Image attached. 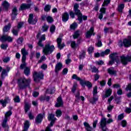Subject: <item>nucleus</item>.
<instances>
[{
  "instance_id": "nucleus-21",
  "label": "nucleus",
  "mask_w": 131,
  "mask_h": 131,
  "mask_svg": "<svg viewBox=\"0 0 131 131\" xmlns=\"http://www.w3.org/2000/svg\"><path fill=\"white\" fill-rule=\"evenodd\" d=\"M62 67H63V64L61 62L57 63L55 67V73H59V72L61 69H62Z\"/></svg>"
},
{
  "instance_id": "nucleus-8",
  "label": "nucleus",
  "mask_w": 131,
  "mask_h": 131,
  "mask_svg": "<svg viewBox=\"0 0 131 131\" xmlns=\"http://www.w3.org/2000/svg\"><path fill=\"white\" fill-rule=\"evenodd\" d=\"M100 127L102 131H107L108 128L107 127V121L106 118H102L100 121Z\"/></svg>"
},
{
  "instance_id": "nucleus-49",
  "label": "nucleus",
  "mask_w": 131,
  "mask_h": 131,
  "mask_svg": "<svg viewBox=\"0 0 131 131\" xmlns=\"http://www.w3.org/2000/svg\"><path fill=\"white\" fill-rule=\"evenodd\" d=\"M115 101L116 103V104H119V103H120L121 102V101H120L121 97H116L115 96Z\"/></svg>"
},
{
  "instance_id": "nucleus-31",
  "label": "nucleus",
  "mask_w": 131,
  "mask_h": 131,
  "mask_svg": "<svg viewBox=\"0 0 131 131\" xmlns=\"http://www.w3.org/2000/svg\"><path fill=\"white\" fill-rule=\"evenodd\" d=\"M112 95V89H108L105 91V94L104 96V98H108V97H110Z\"/></svg>"
},
{
  "instance_id": "nucleus-29",
  "label": "nucleus",
  "mask_w": 131,
  "mask_h": 131,
  "mask_svg": "<svg viewBox=\"0 0 131 131\" xmlns=\"http://www.w3.org/2000/svg\"><path fill=\"white\" fill-rule=\"evenodd\" d=\"M12 26V25H11V23H9L7 24V25L5 26L3 30L4 32H8L10 29L11 27Z\"/></svg>"
},
{
  "instance_id": "nucleus-51",
  "label": "nucleus",
  "mask_w": 131,
  "mask_h": 131,
  "mask_svg": "<svg viewBox=\"0 0 131 131\" xmlns=\"http://www.w3.org/2000/svg\"><path fill=\"white\" fill-rule=\"evenodd\" d=\"M42 32H46L47 31H48V29H49V26L47 25H44L42 27Z\"/></svg>"
},
{
  "instance_id": "nucleus-48",
  "label": "nucleus",
  "mask_w": 131,
  "mask_h": 131,
  "mask_svg": "<svg viewBox=\"0 0 131 131\" xmlns=\"http://www.w3.org/2000/svg\"><path fill=\"white\" fill-rule=\"evenodd\" d=\"M111 2V0H104L103 4L102 5V7H105V6H108V5L110 4Z\"/></svg>"
},
{
  "instance_id": "nucleus-64",
  "label": "nucleus",
  "mask_w": 131,
  "mask_h": 131,
  "mask_svg": "<svg viewBox=\"0 0 131 131\" xmlns=\"http://www.w3.org/2000/svg\"><path fill=\"white\" fill-rule=\"evenodd\" d=\"M126 91H129V92H131V83L128 84L126 88Z\"/></svg>"
},
{
  "instance_id": "nucleus-50",
  "label": "nucleus",
  "mask_w": 131,
  "mask_h": 131,
  "mask_svg": "<svg viewBox=\"0 0 131 131\" xmlns=\"http://www.w3.org/2000/svg\"><path fill=\"white\" fill-rule=\"evenodd\" d=\"M51 127H53V126H51V125L49 124L47 127H46L45 130L42 129L41 131H53V130L51 129Z\"/></svg>"
},
{
  "instance_id": "nucleus-11",
  "label": "nucleus",
  "mask_w": 131,
  "mask_h": 131,
  "mask_svg": "<svg viewBox=\"0 0 131 131\" xmlns=\"http://www.w3.org/2000/svg\"><path fill=\"white\" fill-rule=\"evenodd\" d=\"M11 68L10 67H6V69H3L1 74V77L2 79H5L6 76H8V74L10 72Z\"/></svg>"
},
{
  "instance_id": "nucleus-5",
  "label": "nucleus",
  "mask_w": 131,
  "mask_h": 131,
  "mask_svg": "<svg viewBox=\"0 0 131 131\" xmlns=\"http://www.w3.org/2000/svg\"><path fill=\"white\" fill-rule=\"evenodd\" d=\"M116 55H117V53L115 52L109 55L111 60L109 61L108 65H113V64H114L115 62L116 63H117V64H118V62H119V60L117 59V58L115 56H116Z\"/></svg>"
},
{
  "instance_id": "nucleus-12",
  "label": "nucleus",
  "mask_w": 131,
  "mask_h": 131,
  "mask_svg": "<svg viewBox=\"0 0 131 131\" xmlns=\"http://www.w3.org/2000/svg\"><path fill=\"white\" fill-rule=\"evenodd\" d=\"M95 32V28L94 27H92L90 28V30L88 31L85 34L86 38H91L92 35L95 36L96 35V33Z\"/></svg>"
},
{
  "instance_id": "nucleus-43",
  "label": "nucleus",
  "mask_w": 131,
  "mask_h": 131,
  "mask_svg": "<svg viewBox=\"0 0 131 131\" xmlns=\"http://www.w3.org/2000/svg\"><path fill=\"white\" fill-rule=\"evenodd\" d=\"M55 31H56V26L52 25L50 27V32L53 34Z\"/></svg>"
},
{
  "instance_id": "nucleus-24",
  "label": "nucleus",
  "mask_w": 131,
  "mask_h": 131,
  "mask_svg": "<svg viewBox=\"0 0 131 131\" xmlns=\"http://www.w3.org/2000/svg\"><path fill=\"white\" fill-rule=\"evenodd\" d=\"M24 104L25 113H27V112L30 110V108H31V105H30V104H29L28 102H25Z\"/></svg>"
},
{
  "instance_id": "nucleus-17",
  "label": "nucleus",
  "mask_w": 131,
  "mask_h": 131,
  "mask_svg": "<svg viewBox=\"0 0 131 131\" xmlns=\"http://www.w3.org/2000/svg\"><path fill=\"white\" fill-rule=\"evenodd\" d=\"M31 6H32V4H31V3L30 4L23 3L21 4L20 8H19V10L20 11H25V10H28L30 9V8L31 7Z\"/></svg>"
},
{
  "instance_id": "nucleus-58",
  "label": "nucleus",
  "mask_w": 131,
  "mask_h": 131,
  "mask_svg": "<svg viewBox=\"0 0 131 131\" xmlns=\"http://www.w3.org/2000/svg\"><path fill=\"white\" fill-rule=\"evenodd\" d=\"M12 114L13 113H12V111H9L5 114V117H7V118H9V117H10V116H11V115H12Z\"/></svg>"
},
{
  "instance_id": "nucleus-53",
  "label": "nucleus",
  "mask_w": 131,
  "mask_h": 131,
  "mask_svg": "<svg viewBox=\"0 0 131 131\" xmlns=\"http://www.w3.org/2000/svg\"><path fill=\"white\" fill-rule=\"evenodd\" d=\"M56 120H57V118L54 117L53 119L49 124L50 125V126H54V124H55V122H56Z\"/></svg>"
},
{
  "instance_id": "nucleus-57",
  "label": "nucleus",
  "mask_w": 131,
  "mask_h": 131,
  "mask_svg": "<svg viewBox=\"0 0 131 131\" xmlns=\"http://www.w3.org/2000/svg\"><path fill=\"white\" fill-rule=\"evenodd\" d=\"M28 116L30 120H32L34 119V116L32 114V113L29 112Z\"/></svg>"
},
{
  "instance_id": "nucleus-18",
  "label": "nucleus",
  "mask_w": 131,
  "mask_h": 131,
  "mask_svg": "<svg viewBox=\"0 0 131 131\" xmlns=\"http://www.w3.org/2000/svg\"><path fill=\"white\" fill-rule=\"evenodd\" d=\"M69 15L70 16V14H69V12H64L62 15V21L64 23H66L68 20H69Z\"/></svg>"
},
{
  "instance_id": "nucleus-2",
  "label": "nucleus",
  "mask_w": 131,
  "mask_h": 131,
  "mask_svg": "<svg viewBox=\"0 0 131 131\" xmlns=\"http://www.w3.org/2000/svg\"><path fill=\"white\" fill-rule=\"evenodd\" d=\"M31 80L30 78L26 79L25 77H20L17 80V83L19 90H25L26 88L30 86Z\"/></svg>"
},
{
  "instance_id": "nucleus-38",
  "label": "nucleus",
  "mask_w": 131,
  "mask_h": 131,
  "mask_svg": "<svg viewBox=\"0 0 131 131\" xmlns=\"http://www.w3.org/2000/svg\"><path fill=\"white\" fill-rule=\"evenodd\" d=\"M51 8H52V6L50 5H46L44 7L45 12H50L51 11Z\"/></svg>"
},
{
  "instance_id": "nucleus-23",
  "label": "nucleus",
  "mask_w": 131,
  "mask_h": 131,
  "mask_svg": "<svg viewBox=\"0 0 131 131\" xmlns=\"http://www.w3.org/2000/svg\"><path fill=\"white\" fill-rule=\"evenodd\" d=\"M83 125L85 127L86 131H92L93 130V127L91 126L90 124L88 122H84L83 123Z\"/></svg>"
},
{
  "instance_id": "nucleus-60",
  "label": "nucleus",
  "mask_w": 131,
  "mask_h": 131,
  "mask_svg": "<svg viewBox=\"0 0 131 131\" xmlns=\"http://www.w3.org/2000/svg\"><path fill=\"white\" fill-rule=\"evenodd\" d=\"M124 118V114L122 113L118 116V120H122Z\"/></svg>"
},
{
  "instance_id": "nucleus-3",
  "label": "nucleus",
  "mask_w": 131,
  "mask_h": 131,
  "mask_svg": "<svg viewBox=\"0 0 131 131\" xmlns=\"http://www.w3.org/2000/svg\"><path fill=\"white\" fill-rule=\"evenodd\" d=\"M72 79H75L77 81H79L80 84L82 88H85V85L89 89L93 88V84H92V82H91L90 81H85L81 79L80 77H78L77 75L75 74H73Z\"/></svg>"
},
{
  "instance_id": "nucleus-33",
  "label": "nucleus",
  "mask_w": 131,
  "mask_h": 131,
  "mask_svg": "<svg viewBox=\"0 0 131 131\" xmlns=\"http://www.w3.org/2000/svg\"><path fill=\"white\" fill-rule=\"evenodd\" d=\"M79 30H77L74 33V34L73 35V37L74 39H76L78 37H79V36H80V34L79 33Z\"/></svg>"
},
{
  "instance_id": "nucleus-52",
  "label": "nucleus",
  "mask_w": 131,
  "mask_h": 131,
  "mask_svg": "<svg viewBox=\"0 0 131 131\" xmlns=\"http://www.w3.org/2000/svg\"><path fill=\"white\" fill-rule=\"evenodd\" d=\"M23 25H24V21H20L17 24V29H21L22 27H23Z\"/></svg>"
},
{
  "instance_id": "nucleus-56",
  "label": "nucleus",
  "mask_w": 131,
  "mask_h": 131,
  "mask_svg": "<svg viewBox=\"0 0 131 131\" xmlns=\"http://www.w3.org/2000/svg\"><path fill=\"white\" fill-rule=\"evenodd\" d=\"M14 101L15 103H20V96H16L14 99Z\"/></svg>"
},
{
  "instance_id": "nucleus-4",
  "label": "nucleus",
  "mask_w": 131,
  "mask_h": 131,
  "mask_svg": "<svg viewBox=\"0 0 131 131\" xmlns=\"http://www.w3.org/2000/svg\"><path fill=\"white\" fill-rule=\"evenodd\" d=\"M54 51H55V46L48 43L43 47L42 53L45 56H48V55H51Z\"/></svg>"
},
{
  "instance_id": "nucleus-32",
  "label": "nucleus",
  "mask_w": 131,
  "mask_h": 131,
  "mask_svg": "<svg viewBox=\"0 0 131 131\" xmlns=\"http://www.w3.org/2000/svg\"><path fill=\"white\" fill-rule=\"evenodd\" d=\"M24 73L26 76H29V75H30V68H25V69L24 70Z\"/></svg>"
},
{
  "instance_id": "nucleus-25",
  "label": "nucleus",
  "mask_w": 131,
  "mask_h": 131,
  "mask_svg": "<svg viewBox=\"0 0 131 131\" xmlns=\"http://www.w3.org/2000/svg\"><path fill=\"white\" fill-rule=\"evenodd\" d=\"M99 101V98L93 96V98H91L89 99V102L90 104L94 105V104H96L97 102Z\"/></svg>"
},
{
  "instance_id": "nucleus-46",
  "label": "nucleus",
  "mask_w": 131,
  "mask_h": 131,
  "mask_svg": "<svg viewBox=\"0 0 131 131\" xmlns=\"http://www.w3.org/2000/svg\"><path fill=\"white\" fill-rule=\"evenodd\" d=\"M11 32L13 34V35H15V36H18L19 31L15 29H13L11 30Z\"/></svg>"
},
{
  "instance_id": "nucleus-10",
  "label": "nucleus",
  "mask_w": 131,
  "mask_h": 131,
  "mask_svg": "<svg viewBox=\"0 0 131 131\" xmlns=\"http://www.w3.org/2000/svg\"><path fill=\"white\" fill-rule=\"evenodd\" d=\"M0 41H2V42H6V41L12 42H13V38L8 35H3L0 37Z\"/></svg>"
},
{
  "instance_id": "nucleus-63",
  "label": "nucleus",
  "mask_w": 131,
  "mask_h": 131,
  "mask_svg": "<svg viewBox=\"0 0 131 131\" xmlns=\"http://www.w3.org/2000/svg\"><path fill=\"white\" fill-rule=\"evenodd\" d=\"M125 112L127 114H130V113H131V108L130 107H126L125 110Z\"/></svg>"
},
{
  "instance_id": "nucleus-41",
  "label": "nucleus",
  "mask_w": 131,
  "mask_h": 131,
  "mask_svg": "<svg viewBox=\"0 0 131 131\" xmlns=\"http://www.w3.org/2000/svg\"><path fill=\"white\" fill-rule=\"evenodd\" d=\"M76 89H77V83L75 82V83H74L73 87L72 88V90H71L72 93H73L74 94V93H75L76 91Z\"/></svg>"
},
{
  "instance_id": "nucleus-40",
  "label": "nucleus",
  "mask_w": 131,
  "mask_h": 131,
  "mask_svg": "<svg viewBox=\"0 0 131 131\" xmlns=\"http://www.w3.org/2000/svg\"><path fill=\"white\" fill-rule=\"evenodd\" d=\"M56 117H61L62 116V111L60 110H57L55 112Z\"/></svg>"
},
{
  "instance_id": "nucleus-28",
  "label": "nucleus",
  "mask_w": 131,
  "mask_h": 131,
  "mask_svg": "<svg viewBox=\"0 0 131 131\" xmlns=\"http://www.w3.org/2000/svg\"><path fill=\"white\" fill-rule=\"evenodd\" d=\"M27 66V63H26V59H21V64L20 66V69L23 70L25 69Z\"/></svg>"
},
{
  "instance_id": "nucleus-13",
  "label": "nucleus",
  "mask_w": 131,
  "mask_h": 131,
  "mask_svg": "<svg viewBox=\"0 0 131 131\" xmlns=\"http://www.w3.org/2000/svg\"><path fill=\"white\" fill-rule=\"evenodd\" d=\"M63 105H64V102L63 101L62 96H59L57 99V102L54 107H55V108H60V107H63Z\"/></svg>"
},
{
  "instance_id": "nucleus-7",
  "label": "nucleus",
  "mask_w": 131,
  "mask_h": 131,
  "mask_svg": "<svg viewBox=\"0 0 131 131\" xmlns=\"http://www.w3.org/2000/svg\"><path fill=\"white\" fill-rule=\"evenodd\" d=\"M37 21H38V18H37V17H35L34 18L33 14L30 13L29 15V18L28 19V22L29 24H32L33 25H35V24L37 23Z\"/></svg>"
},
{
  "instance_id": "nucleus-35",
  "label": "nucleus",
  "mask_w": 131,
  "mask_h": 131,
  "mask_svg": "<svg viewBox=\"0 0 131 131\" xmlns=\"http://www.w3.org/2000/svg\"><path fill=\"white\" fill-rule=\"evenodd\" d=\"M107 72L110 75H116L117 72L115 70H113L111 68L107 69Z\"/></svg>"
},
{
  "instance_id": "nucleus-19",
  "label": "nucleus",
  "mask_w": 131,
  "mask_h": 131,
  "mask_svg": "<svg viewBox=\"0 0 131 131\" xmlns=\"http://www.w3.org/2000/svg\"><path fill=\"white\" fill-rule=\"evenodd\" d=\"M46 40V34H43L41 35L40 38L39 39L38 42V46L41 48H43L45 46L42 44V41Z\"/></svg>"
},
{
  "instance_id": "nucleus-34",
  "label": "nucleus",
  "mask_w": 131,
  "mask_h": 131,
  "mask_svg": "<svg viewBox=\"0 0 131 131\" xmlns=\"http://www.w3.org/2000/svg\"><path fill=\"white\" fill-rule=\"evenodd\" d=\"M125 5L124 4H121L119 5L118 7V11L119 13H122L123 9H124Z\"/></svg>"
},
{
  "instance_id": "nucleus-42",
  "label": "nucleus",
  "mask_w": 131,
  "mask_h": 131,
  "mask_svg": "<svg viewBox=\"0 0 131 131\" xmlns=\"http://www.w3.org/2000/svg\"><path fill=\"white\" fill-rule=\"evenodd\" d=\"M55 117V115L53 113L49 114L48 116V119L49 121H52V119H54Z\"/></svg>"
},
{
  "instance_id": "nucleus-39",
  "label": "nucleus",
  "mask_w": 131,
  "mask_h": 131,
  "mask_svg": "<svg viewBox=\"0 0 131 131\" xmlns=\"http://www.w3.org/2000/svg\"><path fill=\"white\" fill-rule=\"evenodd\" d=\"M98 94V86L96 85L93 88V97H96Z\"/></svg>"
},
{
  "instance_id": "nucleus-1",
  "label": "nucleus",
  "mask_w": 131,
  "mask_h": 131,
  "mask_svg": "<svg viewBox=\"0 0 131 131\" xmlns=\"http://www.w3.org/2000/svg\"><path fill=\"white\" fill-rule=\"evenodd\" d=\"M73 11L72 10L69 11L70 17H71L72 19H74L75 16H77V20L79 21V24L82 23V20H83V21H86V20H88V16L82 15V13L79 10V5L78 4L75 3L74 5Z\"/></svg>"
},
{
  "instance_id": "nucleus-61",
  "label": "nucleus",
  "mask_w": 131,
  "mask_h": 131,
  "mask_svg": "<svg viewBox=\"0 0 131 131\" xmlns=\"http://www.w3.org/2000/svg\"><path fill=\"white\" fill-rule=\"evenodd\" d=\"M101 14H106V9L104 7H101L99 10Z\"/></svg>"
},
{
  "instance_id": "nucleus-47",
  "label": "nucleus",
  "mask_w": 131,
  "mask_h": 131,
  "mask_svg": "<svg viewBox=\"0 0 131 131\" xmlns=\"http://www.w3.org/2000/svg\"><path fill=\"white\" fill-rule=\"evenodd\" d=\"M24 40V38H23V37H19L17 39L16 42L18 43V45H21V43H23Z\"/></svg>"
},
{
  "instance_id": "nucleus-55",
  "label": "nucleus",
  "mask_w": 131,
  "mask_h": 131,
  "mask_svg": "<svg viewBox=\"0 0 131 131\" xmlns=\"http://www.w3.org/2000/svg\"><path fill=\"white\" fill-rule=\"evenodd\" d=\"M121 126H122V127H125L126 126V125H127V122H126V120H123L121 121Z\"/></svg>"
},
{
  "instance_id": "nucleus-37",
  "label": "nucleus",
  "mask_w": 131,
  "mask_h": 131,
  "mask_svg": "<svg viewBox=\"0 0 131 131\" xmlns=\"http://www.w3.org/2000/svg\"><path fill=\"white\" fill-rule=\"evenodd\" d=\"M71 47L72 49H76L78 47V45L75 41H71Z\"/></svg>"
},
{
  "instance_id": "nucleus-22",
  "label": "nucleus",
  "mask_w": 131,
  "mask_h": 131,
  "mask_svg": "<svg viewBox=\"0 0 131 131\" xmlns=\"http://www.w3.org/2000/svg\"><path fill=\"white\" fill-rule=\"evenodd\" d=\"M21 60H26V56L28 55V52L26 51V48H24L21 50Z\"/></svg>"
},
{
  "instance_id": "nucleus-9",
  "label": "nucleus",
  "mask_w": 131,
  "mask_h": 131,
  "mask_svg": "<svg viewBox=\"0 0 131 131\" xmlns=\"http://www.w3.org/2000/svg\"><path fill=\"white\" fill-rule=\"evenodd\" d=\"M43 77H45V75H43L42 73H38L37 72H34L33 74V78L35 82H37L38 78L39 79H43Z\"/></svg>"
},
{
  "instance_id": "nucleus-6",
  "label": "nucleus",
  "mask_w": 131,
  "mask_h": 131,
  "mask_svg": "<svg viewBox=\"0 0 131 131\" xmlns=\"http://www.w3.org/2000/svg\"><path fill=\"white\" fill-rule=\"evenodd\" d=\"M110 49H107L104 51L101 52L100 53L97 52L94 53L95 58H99V57H105L107 55L110 54Z\"/></svg>"
},
{
  "instance_id": "nucleus-27",
  "label": "nucleus",
  "mask_w": 131,
  "mask_h": 131,
  "mask_svg": "<svg viewBox=\"0 0 131 131\" xmlns=\"http://www.w3.org/2000/svg\"><path fill=\"white\" fill-rule=\"evenodd\" d=\"M2 6L4 7V9H5L6 11H8L9 8H10V3L7 1H4L2 3Z\"/></svg>"
},
{
  "instance_id": "nucleus-20",
  "label": "nucleus",
  "mask_w": 131,
  "mask_h": 131,
  "mask_svg": "<svg viewBox=\"0 0 131 131\" xmlns=\"http://www.w3.org/2000/svg\"><path fill=\"white\" fill-rule=\"evenodd\" d=\"M39 100L40 102H45V101H46V102H49L50 100H51V97L49 96H47L46 95H41L39 98Z\"/></svg>"
},
{
  "instance_id": "nucleus-16",
  "label": "nucleus",
  "mask_w": 131,
  "mask_h": 131,
  "mask_svg": "<svg viewBox=\"0 0 131 131\" xmlns=\"http://www.w3.org/2000/svg\"><path fill=\"white\" fill-rule=\"evenodd\" d=\"M123 43L125 48H129V47H131V36H129L128 38L123 39Z\"/></svg>"
},
{
  "instance_id": "nucleus-44",
  "label": "nucleus",
  "mask_w": 131,
  "mask_h": 131,
  "mask_svg": "<svg viewBox=\"0 0 131 131\" xmlns=\"http://www.w3.org/2000/svg\"><path fill=\"white\" fill-rule=\"evenodd\" d=\"M47 21L48 23H53L54 22V18L51 16H48L47 17Z\"/></svg>"
},
{
  "instance_id": "nucleus-45",
  "label": "nucleus",
  "mask_w": 131,
  "mask_h": 131,
  "mask_svg": "<svg viewBox=\"0 0 131 131\" xmlns=\"http://www.w3.org/2000/svg\"><path fill=\"white\" fill-rule=\"evenodd\" d=\"M2 127L5 128V131H9V125H7V123H2Z\"/></svg>"
},
{
  "instance_id": "nucleus-15",
  "label": "nucleus",
  "mask_w": 131,
  "mask_h": 131,
  "mask_svg": "<svg viewBox=\"0 0 131 131\" xmlns=\"http://www.w3.org/2000/svg\"><path fill=\"white\" fill-rule=\"evenodd\" d=\"M11 16V19L12 21L16 20L17 16H18V9H17L16 7H14L12 9Z\"/></svg>"
},
{
  "instance_id": "nucleus-59",
  "label": "nucleus",
  "mask_w": 131,
  "mask_h": 131,
  "mask_svg": "<svg viewBox=\"0 0 131 131\" xmlns=\"http://www.w3.org/2000/svg\"><path fill=\"white\" fill-rule=\"evenodd\" d=\"M91 72H92V73H99V70L97 69V67H94Z\"/></svg>"
},
{
  "instance_id": "nucleus-62",
  "label": "nucleus",
  "mask_w": 131,
  "mask_h": 131,
  "mask_svg": "<svg viewBox=\"0 0 131 131\" xmlns=\"http://www.w3.org/2000/svg\"><path fill=\"white\" fill-rule=\"evenodd\" d=\"M97 65H99L100 66H102V65H104V61L102 60L99 61H97L96 62Z\"/></svg>"
},
{
  "instance_id": "nucleus-30",
  "label": "nucleus",
  "mask_w": 131,
  "mask_h": 131,
  "mask_svg": "<svg viewBox=\"0 0 131 131\" xmlns=\"http://www.w3.org/2000/svg\"><path fill=\"white\" fill-rule=\"evenodd\" d=\"M29 127H30V121L27 120L24 123V129L28 130Z\"/></svg>"
},
{
  "instance_id": "nucleus-36",
  "label": "nucleus",
  "mask_w": 131,
  "mask_h": 131,
  "mask_svg": "<svg viewBox=\"0 0 131 131\" xmlns=\"http://www.w3.org/2000/svg\"><path fill=\"white\" fill-rule=\"evenodd\" d=\"M70 28L72 30H75V29H76V28H77V23H73L72 24H71L70 26Z\"/></svg>"
},
{
  "instance_id": "nucleus-26",
  "label": "nucleus",
  "mask_w": 131,
  "mask_h": 131,
  "mask_svg": "<svg viewBox=\"0 0 131 131\" xmlns=\"http://www.w3.org/2000/svg\"><path fill=\"white\" fill-rule=\"evenodd\" d=\"M85 56H86V52L85 50H82L79 55V60H83L85 58Z\"/></svg>"
},
{
  "instance_id": "nucleus-54",
  "label": "nucleus",
  "mask_w": 131,
  "mask_h": 131,
  "mask_svg": "<svg viewBox=\"0 0 131 131\" xmlns=\"http://www.w3.org/2000/svg\"><path fill=\"white\" fill-rule=\"evenodd\" d=\"M8 47H9V46L8 45V44H4V43H2L1 45V48L2 49V50H7V49H8Z\"/></svg>"
},
{
  "instance_id": "nucleus-14",
  "label": "nucleus",
  "mask_w": 131,
  "mask_h": 131,
  "mask_svg": "<svg viewBox=\"0 0 131 131\" xmlns=\"http://www.w3.org/2000/svg\"><path fill=\"white\" fill-rule=\"evenodd\" d=\"M45 116H46V114L45 113L38 114L35 120L36 123H41L42 122Z\"/></svg>"
}]
</instances>
